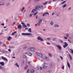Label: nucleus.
Returning <instances> with one entry per match:
<instances>
[{
	"instance_id": "nucleus-1",
	"label": "nucleus",
	"mask_w": 73,
	"mask_h": 73,
	"mask_svg": "<svg viewBox=\"0 0 73 73\" xmlns=\"http://www.w3.org/2000/svg\"><path fill=\"white\" fill-rule=\"evenodd\" d=\"M40 6H38L36 7V10L35 9H33L32 11H31V12L32 13H33V12H35V11L36 12H37V11L38 10H40Z\"/></svg>"
},
{
	"instance_id": "nucleus-2",
	"label": "nucleus",
	"mask_w": 73,
	"mask_h": 73,
	"mask_svg": "<svg viewBox=\"0 0 73 73\" xmlns=\"http://www.w3.org/2000/svg\"><path fill=\"white\" fill-rule=\"evenodd\" d=\"M21 35L23 36H26V35H29V36H31V35H32V34L31 33H22Z\"/></svg>"
},
{
	"instance_id": "nucleus-3",
	"label": "nucleus",
	"mask_w": 73,
	"mask_h": 73,
	"mask_svg": "<svg viewBox=\"0 0 73 73\" xmlns=\"http://www.w3.org/2000/svg\"><path fill=\"white\" fill-rule=\"evenodd\" d=\"M37 55L38 56H40V57H42V54L40 53H39L38 52H36V53Z\"/></svg>"
},
{
	"instance_id": "nucleus-4",
	"label": "nucleus",
	"mask_w": 73,
	"mask_h": 73,
	"mask_svg": "<svg viewBox=\"0 0 73 73\" xmlns=\"http://www.w3.org/2000/svg\"><path fill=\"white\" fill-rule=\"evenodd\" d=\"M30 50L31 51H33V52H35V51H36V48L33 47H31L30 48Z\"/></svg>"
},
{
	"instance_id": "nucleus-5",
	"label": "nucleus",
	"mask_w": 73,
	"mask_h": 73,
	"mask_svg": "<svg viewBox=\"0 0 73 73\" xmlns=\"http://www.w3.org/2000/svg\"><path fill=\"white\" fill-rule=\"evenodd\" d=\"M37 39L38 40H40V41H43L44 40L43 39L40 37H38V38Z\"/></svg>"
},
{
	"instance_id": "nucleus-6",
	"label": "nucleus",
	"mask_w": 73,
	"mask_h": 73,
	"mask_svg": "<svg viewBox=\"0 0 73 73\" xmlns=\"http://www.w3.org/2000/svg\"><path fill=\"white\" fill-rule=\"evenodd\" d=\"M1 58L3 60H5V61H7V58H5L3 56H2Z\"/></svg>"
},
{
	"instance_id": "nucleus-7",
	"label": "nucleus",
	"mask_w": 73,
	"mask_h": 73,
	"mask_svg": "<svg viewBox=\"0 0 73 73\" xmlns=\"http://www.w3.org/2000/svg\"><path fill=\"white\" fill-rule=\"evenodd\" d=\"M0 64H1V65H2V66H4L5 64L4 63V62H0Z\"/></svg>"
},
{
	"instance_id": "nucleus-8",
	"label": "nucleus",
	"mask_w": 73,
	"mask_h": 73,
	"mask_svg": "<svg viewBox=\"0 0 73 73\" xmlns=\"http://www.w3.org/2000/svg\"><path fill=\"white\" fill-rule=\"evenodd\" d=\"M42 22V21H41V20H40L39 21V23H37L38 25H40V24Z\"/></svg>"
},
{
	"instance_id": "nucleus-9",
	"label": "nucleus",
	"mask_w": 73,
	"mask_h": 73,
	"mask_svg": "<svg viewBox=\"0 0 73 73\" xmlns=\"http://www.w3.org/2000/svg\"><path fill=\"white\" fill-rule=\"evenodd\" d=\"M17 28H19L20 29H21V25H18Z\"/></svg>"
},
{
	"instance_id": "nucleus-10",
	"label": "nucleus",
	"mask_w": 73,
	"mask_h": 73,
	"mask_svg": "<svg viewBox=\"0 0 73 73\" xmlns=\"http://www.w3.org/2000/svg\"><path fill=\"white\" fill-rule=\"evenodd\" d=\"M56 46L59 49H61V46L59 45H57Z\"/></svg>"
},
{
	"instance_id": "nucleus-11",
	"label": "nucleus",
	"mask_w": 73,
	"mask_h": 73,
	"mask_svg": "<svg viewBox=\"0 0 73 73\" xmlns=\"http://www.w3.org/2000/svg\"><path fill=\"white\" fill-rule=\"evenodd\" d=\"M46 15H49V13H44L43 15L42 16H45Z\"/></svg>"
},
{
	"instance_id": "nucleus-12",
	"label": "nucleus",
	"mask_w": 73,
	"mask_h": 73,
	"mask_svg": "<svg viewBox=\"0 0 73 73\" xmlns=\"http://www.w3.org/2000/svg\"><path fill=\"white\" fill-rule=\"evenodd\" d=\"M11 39V36L7 38V40L8 41H10Z\"/></svg>"
},
{
	"instance_id": "nucleus-13",
	"label": "nucleus",
	"mask_w": 73,
	"mask_h": 73,
	"mask_svg": "<svg viewBox=\"0 0 73 73\" xmlns=\"http://www.w3.org/2000/svg\"><path fill=\"white\" fill-rule=\"evenodd\" d=\"M44 58H45L46 60H49V58H48L46 57V56H44Z\"/></svg>"
},
{
	"instance_id": "nucleus-14",
	"label": "nucleus",
	"mask_w": 73,
	"mask_h": 73,
	"mask_svg": "<svg viewBox=\"0 0 73 73\" xmlns=\"http://www.w3.org/2000/svg\"><path fill=\"white\" fill-rule=\"evenodd\" d=\"M69 55L70 56V60H72V56H71V55L69 53Z\"/></svg>"
},
{
	"instance_id": "nucleus-15",
	"label": "nucleus",
	"mask_w": 73,
	"mask_h": 73,
	"mask_svg": "<svg viewBox=\"0 0 73 73\" xmlns=\"http://www.w3.org/2000/svg\"><path fill=\"white\" fill-rule=\"evenodd\" d=\"M47 3H48V2H47V1H46L45 2L43 3V4L44 5H46V4H47Z\"/></svg>"
},
{
	"instance_id": "nucleus-16",
	"label": "nucleus",
	"mask_w": 73,
	"mask_h": 73,
	"mask_svg": "<svg viewBox=\"0 0 73 73\" xmlns=\"http://www.w3.org/2000/svg\"><path fill=\"white\" fill-rule=\"evenodd\" d=\"M67 64L69 68H70V64H69V62H67Z\"/></svg>"
},
{
	"instance_id": "nucleus-17",
	"label": "nucleus",
	"mask_w": 73,
	"mask_h": 73,
	"mask_svg": "<svg viewBox=\"0 0 73 73\" xmlns=\"http://www.w3.org/2000/svg\"><path fill=\"white\" fill-rule=\"evenodd\" d=\"M30 72L31 73H34V72H35V70H31Z\"/></svg>"
},
{
	"instance_id": "nucleus-18",
	"label": "nucleus",
	"mask_w": 73,
	"mask_h": 73,
	"mask_svg": "<svg viewBox=\"0 0 73 73\" xmlns=\"http://www.w3.org/2000/svg\"><path fill=\"white\" fill-rule=\"evenodd\" d=\"M66 2V1H64L62 2H61V5L64 4V3H65Z\"/></svg>"
},
{
	"instance_id": "nucleus-19",
	"label": "nucleus",
	"mask_w": 73,
	"mask_h": 73,
	"mask_svg": "<svg viewBox=\"0 0 73 73\" xmlns=\"http://www.w3.org/2000/svg\"><path fill=\"white\" fill-rule=\"evenodd\" d=\"M54 27H59V25H54Z\"/></svg>"
},
{
	"instance_id": "nucleus-20",
	"label": "nucleus",
	"mask_w": 73,
	"mask_h": 73,
	"mask_svg": "<svg viewBox=\"0 0 73 73\" xmlns=\"http://www.w3.org/2000/svg\"><path fill=\"white\" fill-rule=\"evenodd\" d=\"M28 32L31 33V29H29L28 30Z\"/></svg>"
},
{
	"instance_id": "nucleus-21",
	"label": "nucleus",
	"mask_w": 73,
	"mask_h": 73,
	"mask_svg": "<svg viewBox=\"0 0 73 73\" xmlns=\"http://www.w3.org/2000/svg\"><path fill=\"white\" fill-rule=\"evenodd\" d=\"M15 66H17L18 67H19V65H18V63H16L15 64Z\"/></svg>"
},
{
	"instance_id": "nucleus-22",
	"label": "nucleus",
	"mask_w": 73,
	"mask_h": 73,
	"mask_svg": "<svg viewBox=\"0 0 73 73\" xmlns=\"http://www.w3.org/2000/svg\"><path fill=\"white\" fill-rule=\"evenodd\" d=\"M47 68V66H43V69H45V68Z\"/></svg>"
},
{
	"instance_id": "nucleus-23",
	"label": "nucleus",
	"mask_w": 73,
	"mask_h": 73,
	"mask_svg": "<svg viewBox=\"0 0 73 73\" xmlns=\"http://www.w3.org/2000/svg\"><path fill=\"white\" fill-rule=\"evenodd\" d=\"M23 58H26L27 56H26V55H24L23 56Z\"/></svg>"
},
{
	"instance_id": "nucleus-24",
	"label": "nucleus",
	"mask_w": 73,
	"mask_h": 73,
	"mask_svg": "<svg viewBox=\"0 0 73 73\" xmlns=\"http://www.w3.org/2000/svg\"><path fill=\"white\" fill-rule=\"evenodd\" d=\"M66 6V4H64L63 6V8H65Z\"/></svg>"
},
{
	"instance_id": "nucleus-25",
	"label": "nucleus",
	"mask_w": 73,
	"mask_h": 73,
	"mask_svg": "<svg viewBox=\"0 0 73 73\" xmlns=\"http://www.w3.org/2000/svg\"><path fill=\"white\" fill-rule=\"evenodd\" d=\"M64 44L65 45L67 46H68V43H66V42H65Z\"/></svg>"
},
{
	"instance_id": "nucleus-26",
	"label": "nucleus",
	"mask_w": 73,
	"mask_h": 73,
	"mask_svg": "<svg viewBox=\"0 0 73 73\" xmlns=\"http://www.w3.org/2000/svg\"><path fill=\"white\" fill-rule=\"evenodd\" d=\"M16 32H17L16 31H15L13 33L11 34V35L13 36V35H14L15 33H16Z\"/></svg>"
},
{
	"instance_id": "nucleus-27",
	"label": "nucleus",
	"mask_w": 73,
	"mask_h": 73,
	"mask_svg": "<svg viewBox=\"0 0 73 73\" xmlns=\"http://www.w3.org/2000/svg\"><path fill=\"white\" fill-rule=\"evenodd\" d=\"M70 50H71V52L72 53V54H73V50L72 49H70Z\"/></svg>"
},
{
	"instance_id": "nucleus-28",
	"label": "nucleus",
	"mask_w": 73,
	"mask_h": 73,
	"mask_svg": "<svg viewBox=\"0 0 73 73\" xmlns=\"http://www.w3.org/2000/svg\"><path fill=\"white\" fill-rule=\"evenodd\" d=\"M48 54L49 56H50V57H52V54H51L49 53H48Z\"/></svg>"
},
{
	"instance_id": "nucleus-29",
	"label": "nucleus",
	"mask_w": 73,
	"mask_h": 73,
	"mask_svg": "<svg viewBox=\"0 0 73 73\" xmlns=\"http://www.w3.org/2000/svg\"><path fill=\"white\" fill-rule=\"evenodd\" d=\"M25 8L24 7H23L22 10H21V11H23V10Z\"/></svg>"
},
{
	"instance_id": "nucleus-30",
	"label": "nucleus",
	"mask_w": 73,
	"mask_h": 73,
	"mask_svg": "<svg viewBox=\"0 0 73 73\" xmlns=\"http://www.w3.org/2000/svg\"><path fill=\"white\" fill-rule=\"evenodd\" d=\"M27 48V46H25V47H24L23 49H25V48Z\"/></svg>"
},
{
	"instance_id": "nucleus-31",
	"label": "nucleus",
	"mask_w": 73,
	"mask_h": 73,
	"mask_svg": "<svg viewBox=\"0 0 73 73\" xmlns=\"http://www.w3.org/2000/svg\"><path fill=\"white\" fill-rule=\"evenodd\" d=\"M29 55L31 56H32V54L31 53H29Z\"/></svg>"
},
{
	"instance_id": "nucleus-32",
	"label": "nucleus",
	"mask_w": 73,
	"mask_h": 73,
	"mask_svg": "<svg viewBox=\"0 0 73 73\" xmlns=\"http://www.w3.org/2000/svg\"><path fill=\"white\" fill-rule=\"evenodd\" d=\"M66 46H66V45H63V47L64 48H66Z\"/></svg>"
},
{
	"instance_id": "nucleus-33",
	"label": "nucleus",
	"mask_w": 73,
	"mask_h": 73,
	"mask_svg": "<svg viewBox=\"0 0 73 73\" xmlns=\"http://www.w3.org/2000/svg\"><path fill=\"white\" fill-rule=\"evenodd\" d=\"M66 37H69V34H67L66 35Z\"/></svg>"
},
{
	"instance_id": "nucleus-34",
	"label": "nucleus",
	"mask_w": 73,
	"mask_h": 73,
	"mask_svg": "<svg viewBox=\"0 0 73 73\" xmlns=\"http://www.w3.org/2000/svg\"><path fill=\"white\" fill-rule=\"evenodd\" d=\"M60 57L61 59L62 60H63V58H62V56H60Z\"/></svg>"
},
{
	"instance_id": "nucleus-35",
	"label": "nucleus",
	"mask_w": 73,
	"mask_h": 73,
	"mask_svg": "<svg viewBox=\"0 0 73 73\" xmlns=\"http://www.w3.org/2000/svg\"><path fill=\"white\" fill-rule=\"evenodd\" d=\"M60 41L61 42H62V43H63V41H62V40H60Z\"/></svg>"
},
{
	"instance_id": "nucleus-36",
	"label": "nucleus",
	"mask_w": 73,
	"mask_h": 73,
	"mask_svg": "<svg viewBox=\"0 0 73 73\" xmlns=\"http://www.w3.org/2000/svg\"><path fill=\"white\" fill-rule=\"evenodd\" d=\"M64 38H65V39H67V38H68V37H65L64 36Z\"/></svg>"
},
{
	"instance_id": "nucleus-37",
	"label": "nucleus",
	"mask_w": 73,
	"mask_h": 73,
	"mask_svg": "<svg viewBox=\"0 0 73 73\" xmlns=\"http://www.w3.org/2000/svg\"><path fill=\"white\" fill-rule=\"evenodd\" d=\"M4 4V3H3L2 4H0V6H1V5H3Z\"/></svg>"
},
{
	"instance_id": "nucleus-38",
	"label": "nucleus",
	"mask_w": 73,
	"mask_h": 73,
	"mask_svg": "<svg viewBox=\"0 0 73 73\" xmlns=\"http://www.w3.org/2000/svg\"><path fill=\"white\" fill-rule=\"evenodd\" d=\"M54 65V64L53 63H52L51 64V66H52V65Z\"/></svg>"
},
{
	"instance_id": "nucleus-39",
	"label": "nucleus",
	"mask_w": 73,
	"mask_h": 73,
	"mask_svg": "<svg viewBox=\"0 0 73 73\" xmlns=\"http://www.w3.org/2000/svg\"><path fill=\"white\" fill-rule=\"evenodd\" d=\"M41 9H43L44 8V6H41Z\"/></svg>"
},
{
	"instance_id": "nucleus-40",
	"label": "nucleus",
	"mask_w": 73,
	"mask_h": 73,
	"mask_svg": "<svg viewBox=\"0 0 73 73\" xmlns=\"http://www.w3.org/2000/svg\"><path fill=\"white\" fill-rule=\"evenodd\" d=\"M50 39H51V38H47V40H50Z\"/></svg>"
},
{
	"instance_id": "nucleus-41",
	"label": "nucleus",
	"mask_w": 73,
	"mask_h": 73,
	"mask_svg": "<svg viewBox=\"0 0 73 73\" xmlns=\"http://www.w3.org/2000/svg\"><path fill=\"white\" fill-rule=\"evenodd\" d=\"M28 67V66H27L26 67H25V69H26V68H27V67Z\"/></svg>"
},
{
	"instance_id": "nucleus-42",
	"label": "nucleus",
	"mask_w": 73,
	"mask_h": 73,
	"mask_svg": "<svg viewBox=\"0 0 73 73\" xmlns=\"http://www.w3.org/2000/svg\"><path fill=\"white\" fill-rule=\"evenodd\" d=\"M23 27H27V25H23Z\"/></svg>"
},
{
	"instance_id": "nucleus-43",
	"label": "nucleus",
	"mask_w": 73,
	"mask_h": 73,
	"mask_svg": "<svg viewBox=\"0 0 73 73\" xmlns=\"http://www.w3.org/2000/svg\"><path fill=\"white\" fill-rule=\"evenodd\" d=\"M50 24H51V25H53V22H52L50 23Z\"/></svg>"
},
{
	"instance_id": "nucleus-44",
	"label": "nucleus",
	"mask_w": 73,
	"mask_h": 73,
	"mask_svg": "<svg viewBox=\"0 0 73 73\" xmlns=\"http://www.w3.org/2000/svg\"><path fill=\"white\" fill-rule=\"evenodd\" d=\"M68 41H69V42H70V43H71L72 42H71L70 41V40H69V39H68Z\"/></svg>"
},
{
	"instance_id": "nucleus-45",
	"label": "nucleus",
	"mask_w": 73,
	"mask_h": 73,
	"mask_svg": "<svg viewBox=\"0 0 73 73\" xmlns=\"http://www.w3.org/2000/svg\"><path fill=\"white\" fill-rule=\"evenodd\" d=\"M47 45H50V43L48 42H47Z\"/></svg>"
},
{
	"instance_id": "nucleus-46",
	"label": "nucleus",
	"mask_w": 73,
	"mask_h": 73,
	"mask_svg": "<svg viewBox=\"0 0 73 73\" xmlns=\"http://www.w3.org/2000/svg\"><path fill=\"white\" fill-rule=\"evenodd\" d=\"M62 69L63 70H64V66H62Z\"/></svg>"
},
{
	"instance_id": "nucleus-47",
	"label": "nucleus",
	"mask_w": 73,
	"mask_h": 73,
	"mask_svg": "<svg viewBox=\"0 0 73 73\" xmlns=\"http://www.w3.org/2000/svg\"><path fill=\"white\" fill-rule=\"evenodd\" d=\"M36 14H37V12H36V13H35L34 14V15H36Z\"/></svg>"
},
{
	"instance_id": "nucleus-48",
	"label": "nucleus",
	"mask_w": 73,
	"mask_h": 73,
	"mask_svg": "<svg viewBox=\"0 0 73 73\" xmlns=\"http://www.w3.org/2000/svg\"><path fill=\"white\" fill-rule=\"evenodd\" d=\"M3 68V67L1 66H0V69H2Z\"/></svg>"
},
{
	"instance_id": "nucleus-49",
	"label": "nucleus",
	"mask_w": 73,
	"mask_h": 73,
	"mask_svg": "<svg viewBox=\"0 0 73 73\" xmlns=\"http://www.w3.org/2000/svg\"><path fill=\"white\" fill-rule=\"evenodd\" d=\"M32 14H30V15L29 17H32Z\"/></svg>"
},
{
	"instance_id": "nucleus-50",
	"label": "nucleus",
	"mask_w": 73,
	"mask_h": 73,
	"mask_svg": "<svg viewBox=\"0 0 73 73\" xmlns=\"http://www.w3.org/2000/svg\"><path fill=\"white\" fill-rule=\"evenodd\" d=\"M40 70H42V68L41 67H40Z\"/></svg>"
},
{
	"instance_id": "nucleus-51",
	"label": "nucleus",
	"mask_w": 73,
	"mask_h": 73,
	"mask_svg": "<svg viewBox=\"0 0 73 73\" xmlns=\"http://www.w3.org/2000/svg\"><path fill=\"white\" fill-rule=\"evenodd\" d=\"M28 64L29 65H30V64H31V63L30 62H28Z\"/></svg>"
},
{
	"instance_id": "nucleus-52",
	"label": "nucleus",
	"mask_w": 73,
	"mask_h": 73,
	"mask_svg": "<svg viewBox=\"0 0 73 73\" xmlns=\"http://www.w3.org/2000/svg\"><path fill=\"white\" fill-rule=\"evenodd\" d=\"M9 5V3H7L6 5V6H8V5Z\"/></svg>"
},
{
	"instance_id": "nucleus-53",
	"label": "nucleus",
	"mask_w": 73,
	"mask_h": 73,
	"mask_svg": "<svg viewBox=\"0 0 73 73\" xmlns=\"http://www.w3.org/2000/svg\"><path fill=\"white\" fill-rule=\"evenodd\" d=\"M22 25H25V24L23 23H22Z\"/></svg>"
},
{
	"instance_id": "nucleus-54",
	"label": "nucleus",
	"mask_w": 73,
	"mask_h": 73,
	"mask_svg": "<svg viewBox=\"0 0 73 73\" xmlns=\"http://www.w3.org/2000/svg\"><path fill=\"white\" fill-rule=\"evenodd\" d=\"M1 25H3V26H4V24L2 23L1 24Z\"/></svg>"
},
{
	"instance_id": "nucleus-55",
	"label": "nucleus",
	"mask_w": 73,
	"mask_h": 73,
	"mask_svg": "<svg viewBox=\"0 0 73 73\" xmlns=\"http://www.w3.org/2000/svg\"><path fill=\"white\" fill-rule=\"evenodd\" d=\"M48 4H50V3H51V1L48 2Z\"/></svg>"
},
{
	"instance_id": "nucleus-56",
	"label": "nucleus",
	"mask_w": 73,
	"mask_h": 73,
	"mask_svg": "<svg viewBox=\"0 0 73 73\" xmlns=\"http://www.w3.org/2000/svg\"><path fill=\"white\" fill-rule=\"evenodd\" d=\"M43 65H45V62H44L43 64Z\"/></svg>"
},
{
	"instance_id": "nucleus-57",
	"label": "nucleus",
	"mask_w": 73,
	"mask_h": 73,
	"mask_svg": "<svg viewBox=\"0 0 73 73\" xmlns=\"http://www.w3.org/2000/svg\"><path fill=\"white\" fill-rule=\"evenodd\" d=\"M29 70H28L27 71V73H29V72H28V71Z\"/></svg>"
},
{
	"instance_id": "nucleus-58",
	"label": "nucleus",
	"mask_w": 73,
	"mask_h": 73,
	"mask_svg": "<svg viewBox=\"0 0 73 73\" xmlns=\"http://www.w3.org/2000/svg\"><path fill=\"white\" fill-rule=\"evenodd\" d=\"M27 25V26H29V25H30L29 24H28Z\"/></svg>"
},
{
	"instance_id": "nucleus-59",
	"label": "nucleus",
	"mask_w": 73,
	"mask_h": 73,
	"mask_svg": "<svg viewBox=\"0 0 73 73\" xmlns=\"http://www.w3.org/2000/svg\"><path fill=\"white\" fill-rule=\"evenodd\" d=\"M70 9H71V7H70L69 8V9H68V10H69Z\"/></svg>"
},
{
	"instance_id": "nucleus-60",
	"label": "nucleus",
	"mask_w": 73,
	"mask_h": 73,
	"mask_svg": "<svg viewBox=\"0 0 73 73\" xmlns=\"http://www.w3.org/2000/svg\"><path fill=\"white\" fill-rule=\"evenodd\" d=\"M8 51H9V52H11V50L10 49H9Z\"/></svg>"
},
{
	"instance_id": "nucleus-61",
	"label": "nucleus",
	"mask_w": 73,
	"mask_h": 73,
	"mask_svg": "<svg viewBox=\"0 0 73 73\" xmlns=\"http://www.w3.org/2000/svg\"><path fill=\"white\" fill-rule=\"evenodd\" d=\"M34 1H36V2H37V0H34Z\"/></svg>"
},
{
	"instance_id": "nucleus-62",
	"label": "nucleus",
	"mask_w": 73,
	"mask_h": 73,
	"mask_svg": "<svg viewBox=\"0 0 73 73\" xmlns=\"http://www.w3.org/2000/svg\"><path fill=\"white\" fill-rule=\"evenodd\" d=\"M36 19H37V16H36Z\"/></svg>"
},
{
	"instance_id": "nucleus-63",
	"label": "nucleus",
	"mask_w": 73,
	"mask_h": 73,
	"mask_svg": "<svg viewBox=\"0 0 73 73\" xmlns=\"http://www.w3.org/2000/svg\"><path fill=\"white\" fill-rule=\"evenodd\" d=\"M2 34H3V33H0V35H2Z\"/></svg>"
},
{
	"instance_id": "nucleus-64",
	"label": "nucleus",
	"mask_w": 73,
	"mask_h": 73,
	"mask_svg": "<svg viewBox=\"0 0 73 73\" xmlns=\"http://www.w3.org/2000/svg\"><path fill=\"white\" fill-rule=\"evenodd\" d=\"M49 72H50H50H51V70H50L49 71Z\"/></svg>"
}]
</instances>
